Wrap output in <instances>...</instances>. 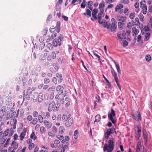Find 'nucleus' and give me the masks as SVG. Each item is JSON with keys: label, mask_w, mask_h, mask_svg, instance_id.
I'll return each instance as SVG.
<instances>
[{"label": "nucleus", "mask_w": 152, "mask_h": 152, "mask_svg": "<svg viewBox=\"0 0 152 152\" xmlns=\"http://www.w3.org/2000/svg\"><path fill=\"white\" fill-rule=\"evenodd\" d=\"M101 116L99 115H97L95 116V120L94 121V123L95 122H99L101 119Z\"/></svg>", "instance_id": "obj_27"}, {"label": "nucleus", "mask_w": 152, "mask_h": 152, "mask_svg": "<svg viewBox=\"0 0 152 152\" xmlns=\"http://www.w3.org/2000/svg\"><path fill=\"white\" fill-rule=\"evenodd\" d=\"M55 90V87L54 86H53L50 87L48 89V91H54Z\"/></svg>", "instance_id": "obj_55"}, {"label": "nucleus", "mask_w": 152, "mask_h": 152, "mask_svg": "<svg viewBox=\"0 0 152 152\" xmlns=\"http://www.w3.org/2000/svg\"><path fill=\"white\" fill-rule=\"evenodd\" d=\"M111 112L110 114H108V117L113 124H115L116 121L113 118V117H114L115 116V112L112 108H111Z\"/></svg>", "instance_id": "obj_8"}, {"label": "nucleus", "mask_w": 152, "mask_h": 152, "mask_svg": "<svg viewBox=\"0 0 152 152\" xmlns=\"http://www.w3.org/2000/svg\"><path fill=\"white\" fill-rule=\"evenodd\" d=\"M6 138H5L4 137L2 136L0 138V142H1V144H3L6 141Z\"/></svg>", "instance_id": "obj_34"}, {"label": "nucleus", "mask_w": 152, "mask_h": 152, "mask_svg": "<svg viewBox=\"0 0 152 152\" xmlns=\"http://www.w3.org/2000/svg\"><path fill=\"white\" fill-rule=\"evenodd\" d=\"M105 6V4L104 2L101 3L99 5V8H103Z\"/></svg>", "instance_id": "obj_58"}, {"label": "nucleus", "mask_w": 152, "mask_h": 152, "mask_svg": "<svg viewBox=\"0 0 152 152\" xmlns=\"http://www.w3.org/2000/svg\"><path fill=\"white\" fill-rule=\"evenodd\" d=\"M44 82L45 83H48L50 82V80L48 78H45L44 79Z\"/></svg>", "instance_id": "obj_59"}, {"label": "nucleus", "mask_w": 152, "mask_h": 152, "mask_svg": "<svg viewBox=\"0 0 152 152\" xmlns=\"http://www.w3.org/2000/svg\"><path fill=\"white\" fill-rule=\"evenodd\" d=\"M60 23L59 21H58L56 23V26L53 28H50V30L51 32H55L58 33L60 31Z\"/></svg>", "instance_id": "obj_9"}, {"label": "nucleus", "mask_w": 152, "mask_h": 152, "mask_svg": "<svg viewBox=\"0 0 152 152\" xmlns=\"http://www.w3.org/2000/svg\"><path fill=\"white\" fill-rule=\"evenodd\" d=\"M124 34H121L119 33H118L117 34V36L118 37L121 39H123V35Z\"/></svg>", "instance_id": "obj_56"}, {"label": "nucleus", "mask_w": 152, "mask_h": 152, "mask_svg": "<svg viewBox=\"0 0 152 152\" xmlns=\"http://www.w3.org/2000/svg\"><path fill=\"white\" fill-rule=\"evenodd\" d=\"M136 127L137 129V132H141V127L139 125H136Z\"/></svg>", "instance_id": "obj_52"}, {"label": "nucleus", "mask_w": 152, "mask_h": 152, "mask_svg": "<svg viewBox=\"0 0 152 152\" xmlns=\"http://www.w3.org/2000/svg\"><path fill=\"white\" fill-rule=\"evenodd\" d=\"M113 130H114V129L113 128L107 129V132L105 133V137L106 139H108L111 134L114 133Z\"/></svg>", "instance_id": "obj_11"}, {"label": "nucleus", "mask_w": 152, "mask_h": 152, "mask_svg": "<svg viewBox=\"0 0 152 152\" xmlns=\"http://www.w3.org/2000/svg\"><path fill=\"white\" fill-rule=\"evenodd\" d=\"M47 46L49 49L52 50L53 48L52 44L50 43H48L47 44Z\"/></svg>", "instance_id": "obj_50"}, {"label": "nucleus", "mask_w": 152, "mask_h": 152, "mask_svg": "<svg viewBox=\"0 0 152 152\" xmlns=\"http://www.w3.org/2000/svg\"><path fill=\"white\" fill-rule=\"evenodd\" d=\"M53 33L51 34L50 37H49L50 39H53L57 35V34L56 32H52Z\"/></svg>", "instance_id": "obj_31"}, {"label": "nucleus", "mask_w": 152, "mask_h": 152, "mask_svg": "<svg viewBox=\"0 0 152 152\" xmlns=\"http://www.w3.org/2000/svg\"><path fill=\"white\" fill-rule=\"evenodd\" d=\"M9 129H7L4 131V132L3 133V135L2 136L4 137L7 136L8 134L9 135Z\"/></svg>", "instance_id": "obj_33"}, {"label": "nucleus", "mask_w": 152, "mask_h": 152, "mask_svg": "<svg viewBox=\"0 0 152 152\" xmlns=\"http://www.w3.org/2000/svg\"><path fill=\"white\" fill-rule=\"evenodd\" d=\"M141 143L140 142H138L137 144L136 152H139L140 149L141 148Z\"/></svg>", "instance_id": "obj_23"}, {"label": "nucleus", "mask_w": 152, "mask_h": 152, "mask_svg": "<svg viewBox=\"0 0 152 152\" xmlns=\"http://www.w3.org/2000/svg\"><path fill=\"white\" fill-rule=\"evenodd\" d=\"M46 57L43 54H42L40 57V59L41 60H43L45 59Z\"/></svg>", "instance_id": "obj_64"}, {"label": "nucleus", "mask_w": 152, "mask_h": 152, "mask_svg": "<svg viewBox=\"0 0 152 152\" xmlns=\"http://www.w3.org/2000/svg\"><path fill=\"white\" fill-rule=\"evenodd\" d=\"M64 98H59L57 100V102L58 103V104H64Z\"/></svg>", "instance_id": "obj_25"}, {"label": "nucleus", "mask_w": 152, "mask_h": 152, "mask_svg": "<svg viewBox=\"0 0 152 152\" xmlns=\"http://www.w3.org/2000/svg\"><path fill=\"white\" fill-rule=\"evenodd\" d=\"M129 18L131 19H132L134 18L135 17V13L134 12L133 13H131L129 15Z\"/></svg>", "instance_id": "obj_54"}, {"label": "nucleus", "mask_w": 152, "mask_h": 152, "mask_svg": "<svg viewBox=\"0 0 152 152\" xmlns=\"http://www.w3.org/2000/svg\"><path fill=\"white\" fill-rule=\"evenodd\" d=\"M11 146H12L14 148V150L16 149L18 147V144L15 141L12 142L11 144Z\"/></svg>", "instance_id": "obj_18"}, {"label": "nucleus", "mask_w": 152, "mask_h": 152, "mask_svg": "<svg viewBox=\"0 0 152 152\" xmlns=\"http://www.w3.org/2000/svg\"><path fill=\"white\" fill-rule=\"evenodd\" d=\"M6 114H5V116H4V117L3 118V121L4 122H6L7 120H9L10 118V115H7L6 116Z\"/></svg>", "instance_id": "obj_41"}, {"label": "nucleus", "mask_w": 152, "mask_h": 152, "mask_svg": "<svg viewBox=\"0 0 152 152\" xmlns=\"http://www.w3.org/2000/svg\"><path fill=\"white\" fill-rule=\"evenodd\" d=\"M33 115L34 117H38L39 116L38 112L37 111H34L33 113Z\"/></svg>", "instance_id": "obj_46"}, {"label": "nucleus", "mask_w": 152, "mask_h": 152, "mask_svg": "<svg viewBox=\"0 0 152 152\" xmlns=\"http://www.w3.org/2000/svg\"><path fill=\"white\" fill-rule=\"evenodd\" d=\"M64 130V128L63 126H61L60 127V129L59 132L60 133H63Z\"/></svg>", "instance_id": "obj_53"}, {"label": "nucleus", "mask_w": 152, "mask_h": 152, "mask_svg": "<svg viewBox=\"0 0 152 152\" xmlns=\"http://www.w3.org/2000/svg\"><path fill=\"white\" fill-rule=\"evenodd\" d=\"M111 68L112 69V70L111 71V72L115 80L118 79V77L117 76L116 73V72L115 70L112 67H111Z\"/></svg>", "instance_id": "obj_21"}, {"label": "nucleus", "mask_w": 152, "mask_h": 152, "mask_svg": "<svg viewBox=\"0 0 152 152\" xmlns=\"http://www.w3.org/2000/svg\"><path fill=\"white\" fill-rule=\"evenodd\" d=\"M123 7V5L121 4H119L116 6L115 9V11L117 12L120 9Z\"/></svg>", "instance_id": "obj_24"}, {"label": "nucleus", "mask_w": 152, "mask_h": 152, "mask_svg": "<svg viewBox=\"0 0 152 152\" xmlns=\"http://www.w3.org/2000/svg\"><path fill=\"white\" fill-rule=\"evenodd\" d=\"M149 23V25H148L149 26L151 27L152 26V17H151L150 19Z\"/></svg>", "instance_id": "obj_63"}, {"label": "nucleus", "mask_w": 152, "mask_h": 152, "mask_svg": "<svg viewBox=\"0 0 152 152\" xmlns=\"http://www.w3.org/2000/svg\"><path fill=\"white\" fill-rule=\"evenodd\" d=\"M132 115L133 118L137 121H141L142 117L140 113L137 111H134L132 112Z\"/></svg>", "instance_id": "obj_6"}, {"label": "nucleus", "mask_w": 152, "mask_h": 152, "mask_svg": "<svg viewBox=\"0 0 152 152\" xmlns=\"http://www.w3.org/2000/svg\"><path fill=\"white\" fill-rule=\"evenodd\" d=\"M132 23L131 22H129L127 23V27L129 28H131L133 26L131 24Z\"/></svg>", "instance_id": "obj_51"}, {"label": "nucleus", "mask_w": 152, "mask_h": 152, "mask_svg": "<svg viewBox=\"0 0 152 152\" xmlns=\"http://www.w3.org/2000/svg\"><path fill=\"white\" fill-rule=\"evenodd\" d=\"M117 29V25L115 22L112 23L111 26V31L112 32H115Z\"/></svg>", "instance_id": "obj_15"}, {"label": "nucleus", "mask_w": 152, "mask_h": 152, "mask_svg": "<svg viewBox=\"0 0 152 152\" xmlns=\"http://www.w3.org/2000/svg\"><path fill=\"white\" fill-rule=\"evenodd\" d=\"M43 94L42 93L38 94L34 93L33 97V99L34 101H37L39 102H41L42 101Z\"/></svg>", "instance_id": "obj_3"}, {"label": "nucleus", "mask_w": 152, "mask_h": 152, "mask_svg": "<svg viewBox=\"0 0 152 152\" xmlns=\"http://www.w3.org/2000/svg\"><path fill=\"white\" fill-rule=\"evenodd\" d=\"M145 3V0H142L140 2V7L142 9V13L144 15L146 14L147 10V7Z\"/></svg>", "instance_id": "obj_7"}, {"label": "nucleus", "mask_w": 152, "mask_h": 152, "mask_svg": "<svg viewBox=\"0 0 152 152\" xmlns=\"http://www.w3.org/2000/svg\"><path fill=\"white\" fill-rule=\"evenodd\" d=\"M105 15L104 13H103L100 12L98 14L97 19H98V21H100V20H101L102 17H103Z\"/></svg>", "instance_id": "obj_22"}, {"label": "nucleus", "mask_w": 152, "mask_h": 152, "mask_svg": "<svg viewBox=\"0 0 152 152\" xmlns=\"http://www.w3.org/2000/svg\"><path fill=\"white\" fill-rule=\"evenodd\" d=\"M114 138H112L108 141V145L106 143L104 144L103 147L104 151H107L108 152H111L113 150L114 146Z\"/></svg>", "instance_id": "obj_1"}, {"label": "nucleus", "mask_w": 152, "mask_h": 152, "mask_svg": "<svg viewBox=\"0 0 152 152\" xmlns=\"http://www.w3.org/2000/svg\"><path fill=\"white\" fill-rule=\"evenodd\" d=\"M27 131V129L25 128L23 129L22 132L20 133V135L19 136L20 140H22L24 139Z\"/></svg>", "instance_id": "obj_14"}, {"label": "nucleus", "mask_w": 152, "mask_h": 152, "mask_svg": "<svg viewBox=\"0 0 152 152\" xmlns=\"http://www.w3.org/2000/svg\"><path fill=\"white\" fill-rule=\"evenodd\" d=\"M98 12V10L97 9H94L92 12V17L95 19H97V17L96 14Z\"/></svg>", "instance_id": "obj_16"}, {"label": "nucleus", "mask_w": 152, "mask_h": 152, "mask_svg": "<svg viewBox=\"0 0 152 152\" xmlns=\"http://www.w3.org/2000/svg\"><path fill=\"white\" fill-rule=\"evenodd\" d=\"M51 56L53 59H54L56 58V55L54 51H53L52 53Z\"/></svg>", "instance_id": "obj_47"}, {"label": "nucleus", "mask_w": 152, "mask_h": 152, "mask_svg": "<svg viewBox=\"0 0 152 152\" xmlns=\"http://www.w3.org/2000/svg\"><path fill=\"white\" fill-rule=\"evenodd\" d=\"M58 64L57 63H54L53 64V66L56 71H58Z\"/></svg>", "instance_id": "obj_43"}, {"label": "nucleus", "mask_w": 152, "mask_h": 152, "mask_svg": "<svg viewBox=\"0 0 152 152\" xmlns=\"http://www.w3.org/2000/svg\"><path fill=\"white\" fill-rule=\"evenodd\" d=\"M102 26L105 28H107L109 29L110 27V24L109 25L107 24V22H106L105 23H103L102 24Z\"/></svg>", "instance_id": "obj_36"}, {"label": "nucleus", "mask_w": 152, "mask_h": 152, "mask_svg": "<svg viewBox=\"0 0 152 152\" xmlns=\"http://www.w3.org/2000/svg\"><path fill=\"white\" fill-rule=\"evenodd\" d=\"M40 131L41 134H44L46 132V129L45 127L42 126L40 127Z\"/></svg>", "instance_id": "obj_32"}, {"label": "nucleus", "mask_w": 152, "mask_h": 152, "mask_svg": "<svg viewBox=\"0 0 152 152\" xmlns=\"http://www.w3.org/2000/svg\"><path fill=\"white\" fill-rule=\"evenodd\" d=\"M29 145L28 147V148L30 150H31L34 147V144L33 143L29 144Z\"/></svg>", "instance_id": "obj_44"}, {"label": "nucleus", "mask_w": 152, "mask_h": 152, "mask_svg": "<svg viewBox=\"0 0 152 152\" xmlns=\"http://www.w3.org/2000/svg\"><path fill=\"white\" fill-rule=\"evenodd\" d=\"M78 132L77 130H76L74 132V136L75 139H76L78 137Z\"/></svg>", "instance_id": "obj_39"}, {"label": "nucleus", "mask_w": 152, "mask_h": 152, "mask_svg": "<svg viewBox=\"0 0 152 152\" xmlns=\"http://www.w3.org/2000/svg\"><path fill=\"white\" fill-rule=\"evenodd\" d=\"M139 18L141 21H143V19L144 17L142 14H140L139 15Z\"/></svg>", "instance_id": "obj_61"}, {"label": "nucleus", "mask_w": 152, "mask_h": 152, "mask_svg": "<svg viewBox=\"0 0 152 152\" xmlns=\"http://www.w3.org/2000/svg\"><path fill=\"white\" fill-rule=\"evenodd\" d=\"M26 93L29 95L32 94V91L31 90V88L30 87L28 88L27 90V91Z\"/></svg>", "instance_id": "obj_62"}, {"label": "nucleus", "mask_w": 152, "mask_h": 152, "mask_svg": "<svg viewBox=\"0 0 152 152\" xmlns=\"http://www.w3.org/2000/svg\"><path fill=\"white\" fill-rule=\"evenodd\" d=\"M129 9L127 8H126L124 9V13L126 15H128L129 12H128V11H129Z\"/></svg>", "instance_id": "obj_57"}, {"label": "nucleus", "mask_w": 152, "mask_h": 152, "mask_svg": "<svg viewBox=\"0 0 152 152\" xmlns=\"http://www.w3.org/2000/svg\"><path fill=\"white\" fill-rule=\"evenodd\" d=\"M24 96H25V98L27 99H29L30 98L29 94H28V93H26V94H24Z\"/></svg>", "instance_id": "obj_60"}, {"label": "nucleus", "mask_w": 152, "mask_h": 152, "mask_svg": "<svg viewBox=\"0 0 152 152\" xmlns=\"http://www.w3.org/2000/svg\"><path fill=\"white\" fill-rule=\"evenodd\" d=\"M54 97V94L53 92H52L49 96V94L48 93L45 94L44 95V99L45 100H52Z\"/></svg>", "instance_id": "obj_12"}, {"label": "nucleus", "mask_w": 152, "mask_h": 152, "mask_svg": "<svg viewBox=\"0 0 152 152\" xmlns=\"http://www.w3.org/2000/svg\"><path fill=\"white\" fill-rule=\"evenodd\" d=\"M93 4V2L91 1H90L88 2V8H89L91 10H92V6Z\"/></svg>", "instance_id": "obj_30"}, {"label": "nucleus", "mask_w": 152, "mask_h": 152, "mask_svg": "<svg viewBox=\"0 0 152 152\" xmlns=\"http://www.w3.org/2000/svg\"><path fill=\"white\" fill-rule=\"evenodd\" d=\"M86 6V0H83L80 5L81 7L84 9L85 8Z\"/></svg>", "instance_id": "obj_37"}, {"label": "nucleus", "mask_w": 152, "mask_h": 152, "mask_svg": "<svg viewBox=\"0 0 152 152\" xmlns=\"http://www.w3.org/2000/svg\"><path fill=\"white\" fill-rule=\"evenodd\" d=\"M38 117V120L39 122L42 123L43 121V118L42 116L41 115H39Z\"/></svg>", "instance_id": "obj_45"}, {"label": "nucleus", "mask_w": 152, "mask_h": 152, "mask_svg": "<svg viewBox=\"0 0 152 152\" xmlns=\"http://www.w3.org/2000/svg\"><path fill=\"white\" fill-rule=\"evenodd\" d=\"M102 76H103V77H104V78L105 80L106 81V83L107 84V85L109 86H110V85H111L109 81L107 80V79L104 76V75L103 74L102 75Z\"/></svg>", "instance_id": "obj_38"}, {"label": "nucleus", "mask_w": 152, "mask_h": 152, "mask_svg": "<svg viewBox=\"0 0 152 152\" xmlns=\"http://www.w3.org/2000/svg\"><path fill=\"white\" fill-rule=\"evenodd\" d=\"M63 37L62 34H60L58 38L55 39L53 42V45L54 46L56 47L58 45L60 46L61 44V41L63 39Z\"/></svg>", "instance_id": "obj_5"}, {"label": "nucleus", "mask_w": 152, "mask_h": 152, "mask_svg": "<svg viewBox=\"0 0 152 152\" xmlns=\"http://www.w3.org/2000/svg\"><path fill=\"white\" fill-rule=\"evenodd\" d=\"M149 28L148 26H145L144 28L142 29V31H149Z\"/></svg>", "instance_id": "obj_40"}, {"label": "nucleus", "mask_w": 152, "mask_h": 152, "mask_svg": "<svg viewBox=\"0 0 152 152\" xmlns=\"http://www.w3.org/2000/svg\"><path fill=\"white\" fill-rule=\"evenodd\" d=\"M150 35V33L148 32H147L146 33V34L145 35V38L144 39L145 41H147L149 39Z\"/></svg>", "instance_id": "obj_28"}, {"label": "nucleus", "mask_w": 152, "mask_h": 152, "mask_svg": "<svg viewBox=\"0 0 152 152\" xmlns=\"http://www.w3.org/2000/svg\"><path fill=\"white\" fill-rule=\"evenodd\" d=\"M43 123L44 125L47 128L49 129L51 127L52 124L50 122L48 121L47 120H45L43 121Z\"/></svg>", "instance_id": "obj_17"}, {"label": "nucleus", "mask_w": 152, "mask_h": 152, "mask_svg": "<svg viewBox=\"0 0 152 152\" xmlns=\"http://www.w3.org/2000/svg\"><path fill=\"white\" fill-rule=\"evenodd\" d=\"M145 58L146 61L148 62H150L151 60V58L150 55H146Z\"/></svg>", "instance_id": "obj_35"}, {"label": "nucleus", "mask_w": 152, "mask_h": 152, "mask_svg": "<svg viewBox=\"0 0 152 152\" xmlns=\"http://www.w3.org/2000/svg\"><path fill=\"white\" fill-rule=\"evenodd\" d=\"M52 131L55 134L57 132V129L56 128L55 126H53L52 128Z\"/></svg>", "instance_id": "obj_49"}, {"label": "nucleus", "mask_w": 152, "mask_h": 152, "mask_svg": "<svg viewBox=\"0 0 152 152\" xmlns=\"http://www.w3.org/2000/svg\"><path fill=\"white\" fill-rule=\"evenodd\" d=\"M38 121L37 118H34L32 121V124L33 125H35Z\"/></svg>", "instance_id": "obj_48"}, {"label": "nucleus", "mask_w": 152, "mask_h": 152, "mask_svg": "<svg viewBox=\"0 0 152 152\" xmlns=\"http://www.w3.org/2000/svg\"><path fill=\"white\" fill-rule=\"evenodd\" d=\"M61 88V86L60 85L58 86L56 88V91H59V92L58 93V94L59 95H60L61 94H62L63 93V91H61L60 90Z\"/></svg>", "instance_id": "obj_29"}, {"label": "nucleus", "mask_w": 152, "mask_h": 152, "mask_svg": "<svg viewBox=\"0 0 152 152\" xmlns=\"http://www.w3.org/2000/svg\"><path fill=\"white\" fill-rule=\"evenodd\" d=\"M84 15L88 18L90 17L91 16V11L88 9H87L86 10V12L83 13Z\"/></svg>", "instance_id": "obj_20"}, {"label": "nucleus", "mask_w": 152, "mask_h": 152, "mask_svg": "<svg viewBox=\"0 0 152 152\" xmlns=\"http://www.w3.org/2000/svg\"><path fill=\"white\" fill-rule=\"evenodd\" d=\"M126 20V16L118 15L117 17V20L119 21L118 23V27L120 29H123Z\"/></svg>", "instance_id": "obj_2"}, {"label": "nucleus", "mask_w": 152, "mask_h": 152, "mask_svg": "<svg viewBox=\"0 0 152 152\" xmlns=\"http://www.w3.org/2000/svg\"><path fill=\"white\" fill-rule=\"evenodd\" d=\"M68 115L67 113L59 114L57 116V120L58 121H60L62 119L63 120H65L67 118Z\"/></svg>", "instance_id": "obj_13"}, {"label": "nucleus", "mask_w": 152, "mask_h": 152, "mask_svg": "<svg viewBox=\"0 0 152 152\" xmlns=\"http://www.w3.org/2000/svg\"><path fill=\"white\" fill-rule=\"evenodd\" d=\"M26 148V147H25L22 149L21 150L20 149H18L17 152H25Z\"/></svg>", "instance_id": "obj_42"}, {"label": "nucleus", "mask_w": 152, "mask_h": 152, "mask_svg": "<svg viewBox=\"0 0 152 152\" xmlns=\"http://www.w3.org/2000/svg\"><path fill=\"white\" fill-rule=\"evenodd\" d=\"M30 137L33 140H35L37 138V136L35 135L34 132H32L30 135Z\"/></svg>", "instance_id": "obj_26"}, {"label": "nucleus", "mask_w": 152, "mask_h": 152, "mask_svg": "<svg viewBox=\"0 0 152 152\" xmlns=\"http://www.w3.org/2000/svg\"><path fill=\"white\" fill-rule=\"evenodd\" d=\"M132 32L134 33V34H132L133 36H134V34L135 35H136L139 32V30L137 29L135 27H133L132 28Z\"/></svg>", "instance_id": "obj_19"}, {"label": "nucleus", "mask_w": 152, "mask_h": 152, "mask_svg": "<svg viewBox=\"0 0 152 152\" xmlns=\"http://www.w3.org/2000/svg\"><path fill=\"white\" fill-rule=\"evenodd\" d=\"M70 115L69 114L66 120L65 125L67 127L71 126L73 123V119L72 118H70Z\"/></svg>", "instance_id": "obj_10"}, {"label": "nucleus", "mask_w": 152, "mask_h": 152, "mask_svg": "<svg viewBox=\"0 0 152 152\" xmlns=\"http://www.w3.org/2000/svg\"><path fill=\"white\" fill-rule=\"evenodd\" d=\"M59 107L56 106L54 101H53L49 104L48 108V110L49 111L51 112L53 111L54 112H56L58 110Z\"/></svg>", "instance_id": "obj_4"}]
</instances>
